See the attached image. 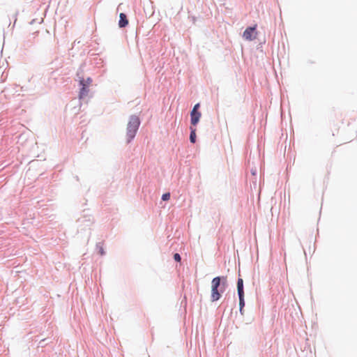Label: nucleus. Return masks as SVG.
Masks as SVG:
<instances>
[{"label": "nucleus", "mask_w": 357, "mask_h": 357, "mask_svg": "<svg viewBox=\"0 0 357 357\" xmlns=\"http://www.w3.org/2000/svg\"><path fill=\"white\" fill-rule=\"evenodd\" d=\"M140 121L138 116H132L130 118L127 126L128 142H130L135 137L139 128Z\"/></svg>", "instance_id": "1"}, {"label": "nucleus", "mask_w": 357, "mask_h": 357, "mask_svg": "<svg viewBox=\"0 0 357 357\" xmlns=\"http://www.w3.org/2000/svg\"><path fill=\"white\" fill-rule=\"evenodd\" d=\"M221 280H222V285L224 286L226 284L227 279L225 277H215L212 280L211 282V300L212 301H216L220 299L221 295L218 291V287L221 284Z\"/></svg>", "instance_id": "2"}, {"label": "nucleus", "mask_w": 357, "mask_h": 357, "mask_svg": "<svg viewBox=\"0 0 357 357\" xmlns=\"http://www.w3.org/2000/svg\"><path fill=\"white\" fill-rule=\"evenodd\" d=\"M257 25L247 28L243 34V37L246 40H252L257 38V33L256 30Z\"/></svg>", "instance_id": "3"}, {"label": "nucleus", "mask_w": 357, "mask_h": 357, "mask_svg": "<svg viewBox=\"0 0 357 357\" xmlns=\"http://www.w3.org/2000/svg\"><path fill=\"white\" fill-rule=\"evenodd\" d=\"M79 82L80 85H82V88L79 92V98H82L87 95L89 92V86H87L86 84L84 83V79H82Z\"/></svg>", "instance_id": "4"}, {"label": "nucleus", "mask_w": 357, "mask_h": 357, "mask_svg": "<svg viewBox=\"0 0 357 357\" xmlns=\"http://www.w3.org/2000/svg\"><path fill=\"white\" fill-rule=\"evenodd\" d=\"M119 17V26L121 28L126 26L128 24V20H127L126 15L124 13H120Z\"/></svg>", "instance_id": "5"}, {"label": "nucleus", "mask_w": 357, "mask_h": 357, "mask_svg": "<svg viewBox=\"0 0 357 357\" xmlns=\"http://www.w3.org/2000/svg\"><path fill=\"white\" fill-rule=\"evenodd\" d=\"M191 124L195 126L199 121L201 117L200 112H191Z\"/></svg>", "instance_id": "6"}, {"label": "nucleus", "mask_w": 357, "mask_h": 357, "mask_svg": "<svg viewBox=\"0 0 357 357\" xmlns=\"http://www.w3.org/2000/svg\"><path fill=\"white\" fill-rule=\"evenodd\" d=\"M190 129L191 132L190 135V140L192 143H195L196 139L195 129L192 128H190Z\"/></svg>", "instance_id": "7"}, {"label": "nucleus", "mask_w": 357, "mask_h": 357, "mask_svg": "<svg viewBox=\"0 0 357 357\" xmlns=\"http://www.w3.org/2000/svg\"><path fill=\"white\" fill-rule=\"evenodd\" d=\"M245 306L244 297L239 298L240 312L243 314V307Z\"/></svg>", "instance_id": "8"}, {"label": "nucleus", "mask_w": 357, "mask_h": 357, "mask_svg": "<svg viewBox=\"0 0 357 357\" xmlns=\"http://www.w3.org/2000/svg\"><path fill=\"white\" fill-rule=\"evenodd\" d=\"M237 291L239 298L244 297L243 287H238Z\"/></svg>", "instance_id": "9"}, {"label": "nucleus", "mask_w": 357, "mask_h": 357, "mask_svg": "<svg viewBox=\"0 0 357 357\" xmlns=\"http://www.w3.org/2000/svg\"><path fill=\"white\" fill-rule=\"evenodd\" d=\"M169 199H170V193H169V192L165 193L162 196V199L164 200V201H167Z\"/></svg>", "instance_id": "10"}, {"label": "nucleus", "mask_w": 357, "mask_h": 357, "mask_svg": "<svg viewBox=\"0 0 357 357\" xmlns=\"http://www.w3.org/2000/svg\"><path fill=\"white\" fill-rule=\"evenodd\" d=\"M243 287V280L242 278H238L237 282V288Z\"/></svg>", "instance_id": "11"}, {"label": "nucleus", "mask_w": 357, "mask_h": 357, "mask_svg": "<svg viewBox=\"0 0 357 357\" xmlns=\"http://www.w3.org/2000/svg\"><path fill=\"white\" fill-rule=\"evenodd\" d=\"M174 259L176 261H180L181 259L180 255L178 253L174 254Z\"/></svg>", "instance_id": "12"}, {"label": "nucleus", "mask_w": 357, "mask_h": 357, "mask_svg": "<svg viewBox=\"0 0 357 357\" xmlns=\"http://www.w3.org/2000/svg\"><path fill=\"white\" fill-rule=\"evenodd\" d=\"M92 79L91 78H87L86 79H84V83L86 84L87 86H89L91 84Z\"/></svg>", "instance_id": "13"}, {"label": "nucleus", "mask_w": 357, "mask_h": 357, "mask_svg": "<svg viewBox=\"0 0 357 357\" xmlns=\"http://www.w3.org/2000/svg\"><path fill=\"white\" fill-rule=\"evenodd\" d=\"M199 103L196 104V105L194 106V107H193V109H192V112H197V109L199 108Z\"/></svg>", "instance_id": "14"}, {"label": "nucleus", "mask_w": 357, "mask_h": 357, "mask_svg": "<svg viewBox=\"0 0 357 357\" xmlns=\"http://www.w3.org/2000/svg\"><path fill=\"white\" fill-rule=\"evenodd\" d=\"M100 255H104V253H105V252H104V250H103L102 248H100Z\"/></svg>", "instance_id": "15"}]
</instances>
